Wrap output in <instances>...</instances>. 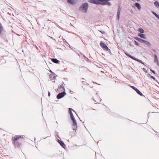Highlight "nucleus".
Wrapping results in <instances>:
<instances>
[{
    "instance_id": "f257e3e1",
    "label": "nucleus",
    "mask_w": 159,
    "mask_h": 159,
    "mask_svg": "<svg viewBox=\"0 0 159 159\" xmlns=\"http://www.w3.org/2000/svg\"><path fill=\"white\" fill-rule=\"evenodd\" d=\"M72 111L74 112L78 117V115L76 113L75 111L72 108H68V112L69 115H70V118L72 121V126L73 127V129L75 130V132H73L72 133L73 136H75V132H76V130L77 128V124L76 120L73 115V114L72 112ZM80 120L81 121L80 118L78 117Z\"/></svg>"
},
{
    "instance_id": "f03ea898",
    "label": "nucleus",
    "mask_w": 159,
    "mask_h": 159,
    "mask_svg": "<svg viewBox=\"0 0 159 159\" xmlns=\"http://www.w3.org/2000/svg\"><path fill=\"white\" fill-rule=\"evenodd\" d=\"M6 32L4 30V27L1 23L0 22V36L7 43L8 42V40L6 36Z\"/></svg>"
},
{
    "instance_id": "7ed1b4c3",
    "label": "nucleus",
    "mask_w": 159,
    "mask_h": 159,
    "mask_svg": "<svg viewBox=\"0 0 159 159\" xmlns=\"http://www.w3.org/2000/svg\"><path fill=\"white\" fill-rule=\"evenodd\" d=\"M89 7V4L87 2L82 3L79 7V10L83 13H86L87 12Z\"/></svg>"
},
{
    "instance_id": "20e7f679",
    "label": "nucleus",
    "mask_w": 159,
    "mask_h": 159,
    "mask_svg": "<svg viewBox=\"0 0 159 159\" xmlns=\"http://www.w3.org/2000/svg\"><path fill=\"white\" fill-rule=\"evenodd\" d=\"M98 5L111 6V3L109 1L111 0H98Z\"/></svg>"
},
{
    "instance_id": "39448f33",
    "label": "nucleus",
    "mask_w": 159,
    "mask_h": 159,
    "mask_svg": "<svg viewBox=\"0 0 159 159\" xmlns=\"http://www.w3.org/2000/svg\"><path fill=\"white\" fill-rule=\"evenodd\" d=\"M125 54L127 56H128L129 57H130V58L132 59H133L138 62H139V63H141V64L144 65L145 66V65L144 64V63L143 62L142 60L137 59L135 57H133L131 55H130V54L126 52H124Z\"/></svg>"
},
{
    "instance_id": "423d86ee",
    "label": "nucleus",
    "mask_w": 159,
    "mask_h": 159,
    "mask_svg": "<svg viewBox=\"0 0 159 159\" xmlns=\"http://www.w3.org/2000/svg\"><path fill=\"white\" fill-rule=\"evenodd\" d=\"M129 86L135 90L139 95L144 97L143 93L137 88L133 86L129 85Z\"/></svg>"
},
{
    "instance_id": "0eeeda50",
    "label": "nucleus",
    "mask_w": 159,
    "mask_h": 159,
    "mask_svg": "<svg viewBox=\"0 0 159 159\" xmlns=\"http://www.w3.org/2000/svg\"><path fill=\"white\" fill-rule=\"evenodd\" d=\"M100 47L104 50L107 51L109 49L107 47L105 43L103 41H101L100 43Z\"/></svg>"
},
{
    "instance_id": "6e6552de",
    "label": "nucleus",
    "mask_w": 159,
    "mask_h": 159,
    "mask_svg": "<svg viewBox=\"0 0 159 159\" xmlns=\"http://www.w3.org/2000/svg\"><path fill=\"white\" fill-rule=\"evenodd\" d=\"M66 95V93L65 91H63L61 93H59L57 96V99H60L64 97Z\"/></svg>"
},
{
    "instance_id": "1a4fd4ad",
    "label": "nucleus",
    "mask_w": 159,
    "mask_h": 159,
    "mask_svg": "<svg viewBox=\"0 0 159 159\" xmlns=\"http://www.w3.org/2000/svg\"><path fill=\"white\" fill-rule=\"evenodd\" d=\"M25 137L24 135H16L12 138V140L13 141H17V140L20 138L23 139Z\"/></svg>"
},
{
    "instance_id": "9d476101",
    "label": "nucleus",
    "mask_w": 159,
    "mask_h": 159,
    "mask_svg": "<svg viewBox=\"0 0 159 159\" xmlns=\"http://www.w3.org/2000/svg\"><path fill=\"white\" fill-rule=\"evenodd\" d=\"M121 7L120 5L118 6V11L117 13L116 19L118 20H119L120 17V14L121 10Z\"/></svg>"
},
{
    "instance_id": "9b49d317",
    "label": "nucleus",
    "mask_w": 159,
    "mask_h": 159,
    "mask_svg": "<svg viewBox=\"0 0 159 159\" xmlns=\"http://www.w3.org/2000/svg\"><path fill=\"white\" fill-rule=\"evenodd\" d=\"M57 142L64 149L66 148V145L62 140L58 139Z\"/></svg>"
},
{
    "instance_id": "f8f14e48",
    "label": "nucleus",
    "mask_w": 159,
    "mask_h": 159,
    "mask_svg": "<svg viewBox=\"0 0 159 159\" xmlns=\"http://www.w3.org/2000/svg\"><path fill=\"white\" fill-rule=\"evenodd\" d=\"M13 143L14 144L15 146L18 148H20V146L21 145V143H19L18 141H13Z\"/></svg>"
},
{
    "instance_id": "ddd939ff",
    "label": "nucleus",
    "mask_w": 159,
    "mask_h": 159,
    "mask_svg": "<svg viewBox=\"0 0 159 159\" xmlns=\"http://www.w3.org/2000/svg\"><path fill=\"white\" fill-rule=\"evenodd\" d=\"M141 43H145L146 45H147V47H148L150 48L152 46V45L148 41L143 39Z\"/></svg>"
},
{
    "instance_id": "4468645a",
    "label": "nucleus",
    "mask_w": 159,
    "mask_h": 159,
    "mask_svg": "<svg viewBox=\"0 0 159 159\" xmlns=\"http://www.w3.org/2000/svg\"><path fill=\"white\" fill-rule=\"evenodd\" d=\"M137 34L138 35L140 38L143 39H146V36L145 34L139 33H138Z\"/></svg>"
},
{
    "instance_id": "2eb2a0df",
    "label": "nucleus",
    "mask_w": 159,
    "mask_h": 159,
    "mask_svg": "<svg viewBox=\"0 0 159 159\" xmlns=\"http://www.w3.org/2000/svg\"><path fill=\"white\" fill-rule=\"evenodd\" d=\"M51 59L52 61L54 63L58 64L60 63V61L56 58H52Z\"/></svg>"
},
{
    "instance_id": "dca6fc26",
    "label": "nucleus",
    "mask_w": 159,
    "mask_h": 159,
    "mask_svg": "<svg viewBox=\"0 0 159 159\" xmlns=\"http://www.w3.org/2000/svg\"><path fill=\"white\" fill-rule=\"evenodd\" d=\"M88 1L91 3L98 5V0H88Z\"/></svg>"
},
{
    "instance_id": "f3484780",
    "label": "nucleus",
    "mask_w": 159,
    "mask_h": 159,
    "mask_svg": "<svg viewBox=\"0 0 159 159\" xmlns=\"http://www.w3.org/2000/svg\"><path fill=\"white\" fill-rule=\"evenodd\" d=\"M67 2L71 5H74L76 3L75 0H67Z\"/></svg>"
},
{
    "instance_id": "a211bd4d",
    "label": "nucleus",
    "mask_w": 159,
    "mask_h": 159,
    "mask_svg": "<svg viewBox=\"0 0 159 159\" xmlns=\"http://www.w3.org/2000/svg\"><path fill=\"white\" fill-rule=\"evenodd\" d=\"M134 5L139 10H140L141 9V7L139 3L138 2H135L134 4Z\"/></svg>"
},
{
    "instance_id": "6ab92c4d",
    "label": "nucleus",
    "mask_w": 159,
    "mask_h": 159,
    "mask_svg": "<svg viewBox=\"0 0 159 159\" xmlns=\"http://www.w3.org/2000/svg\"><path fill=\"white\" fill-rule=\"evenodd\" d=\"M134 38L135 39H136V40H137V41H138L140 43H141L142 41H143V39H141V38H139L137 37H134Z\"/></svg>"
},
{
    "instance_id": "aec40b11",
    "label": "nucleus",
    "mask_w": 159,
    "mask_h": 159,
    "mask_svg": "<svg viewBox=\"0 0 159 159\" xmlns=\"http://www.w3.org/2000/svg\"><path fill=\"white\" fill-rule=\"evenodd\" d=\"M80 54L82 55L84 57V59L88 62H90V61L82 53H81Z\"/></svg>"
},
{
    "instance_id": "412c9836",
    "label": "nucleus",
    "mask_w": 159,
    "mask_h": 159,
    "mask_svg": "<svg viewBox=\"0 0 159 159\" xmlns=\"http://www.w3.org/2000/svg\"><path fill=\"white\" fill-rule=\"evenodd\" d=\"M154 62L156 63L158 61L157 56L156 53H155L154 54Z\"/></svg>"
},
{
    "instance_id": "4be33fe9",
    "label": "nucleus",
    "mask_w": 159,
    "mask_h": 159,
    "mask_svg": "<svg viewBox=\"0 0 159 159\" xmlns=\"http://www.w3.org/2000/svg\"><path fill=\"white\" fill-rule=\"evenodd\" d=\"M138 31L140 33L143 34L144 32V30H143V29L141 27L139 28L138 29Z\"/></svg>"
},
{
    "instance_id": "5701e85b",
    "label": "nucleus",
    "mask_w": 159,
    "mask_h": 159,
    "mask_svg": "<svg viewBox=\"0 0 159 159\" xmlns=\"http://www.w3.org/2000/svg\"><path fill=\"white\" fill-rule=\"evenodd\" d=\"M154 4L155 6L157 8L159 7V2L158 1H155L154 2Z\"/></svg>"
},
{
    "instance_id": "b1692460",
    "label": "nucleus",
    "mask_w": 159,
    "mask_h": 159,
    "mask_svg": "<svg viewBox=\"0 0 159 159\" xmlns=\"http://www.w3.org/2000/svg\"><path fill=\"white\" fill-rule=\"evenodd\" d=\"M151 78L153 79L157 83H158L159 84V83L158 82V81L157 80H156V78L154 77L153 76H151Z\"/></svg>"
},
{
    "instance_id": "393cba45",
    "label": "nucleus",
    "mask_w": 159,
    "mask_h": 159,
    "mask_svg": "<svg viewBox=\"0 0 159 159\" xmlns=\"http://www.w3.org/2000/svg\"><path fill=\"white\" fill-rule=\"evenodd\" d=\"M134 42L135 45L138 46H139L140 44L137 41L134 40Z\"/></svg>"
},
{
    "instance_id": "a878e982",
    "label": "nucleus",
    "mask_w": 159,
    "mask_h": 159,
    "mask_svg": "<svg viewBox=\"0 0 159 159\" xmlns=\"http://www.w3.org/2000/svg\"><path fill=\"white\" fill-rule=\"evenodd\" d=\"M62 84L61 85V88L65 90V88H64V86H65V84H64V82H62Z\"/></svg>"
},
{
    "instance_id": "bb28decb",
    "label": "nucleus",
    "mask_w": 159,
    "mask_h": 159,
    "mask_svg": "<svg viewBox=\"0 0 159 159\" xmlns=\"http://www.w3.org/2000/svg\"><path fill=\"white\" fill-rule=\"evenodd\" d=\"M153 130L156 133V135L159 138V133L157 132L154 129H153Z\"/></svg>"
},
{
    "instance_id": "cd10ccee",
    "label": "nucleus",
    "mask_w": 159,
    "mask_h": 159,
    "mask_svg": "<svg viewBox=\"0 0 159 159\" xmlns=\"http://www.w3.org/2000/svg\"><path fill=\"white\" fill-rule=\"evenodd\" d=\"M150 70L151 71H152L154 74L155 75L156 74V72L155 70H152V69H150Z\"/></svg>"
},
{
    "instance_id": "c85d7f7f",
    "label": "nucleus",
    "mask_w": 159,
    "mask_h": 159,
    "mask_svg": "<svg viewBox=\"0 0 159 159\" xmlns=\"http://www.w3.org/2000/svg\"><path fill=\"white\" fill-rule=\"evenodd\" d=\"M98 31H99L100 33H101L102 34H104L105 33V32L104 31H101L98 30Z\"/></svg>"
},
{
    "instance_id": "c756f323",
    "label": "nucleus",
    "mask_w": 159,
    "mask_h": 159,
    "mask_svg": "<svg viewBox=\"0 0 159 159\" xmlns=\"http://www.w3.org/2000/svg\"><path fill=\"white\" fill-rule=\"evenodd\" d=\"M55 91L56 92L58 93V92H60L61 91V90L58 89H55Z\"/></svg>"
},
{
    "instance_id": "7c9ffc66",
    "label": "nucleus",
    "mask_w": 159,
    "mask_h": 159,
    "mask_svg": "<svg viewBox=\"0 0 159 159\" xmlns=\"http://www.w3.org/2000/svg\"><path fill=\"white\" fill-rule=\"evenodd\" d=\"M63 40L64 43H66L69 45V44L66 41L65 39H63Z\"/></svg>"
},
{
    "instance_id": "2f4dec72",
    "label": "nucleus",
    "mask_w": 159,
    "mask_h": 159,
    "mask_svg": "<svg viewBox=\"0 0 159 159\" xmlns=\"http://www.w3.org/2000/svg\"><path fill=\"white\" fill-rule=\"evenodd\" d=\"M151 12L155 16L156 15H157V14L155 12L152 11Z\"/></svg>"
},
{
    "instance_id": "473e14b6",
    "label": "nucleus",
    "mask_w": 159,
    "mask_h": 159,
    "mask_svg": "<svg viewBox=\"0 0 159 159\" xmlns=\"http://www.w3.org/2000/svg\"><path fill=\"white\" fill-rule=\"evenodd\" d=\"M108 51V52L111 54V55L112 54V53L111 52V51L110 50L109 48V49L107 51Z\"/></svg>"
},
{
    "instance_id": "72a5a7b5",
    "label": "nucleus",
    "mask_w": 159,
    "mask_h": 159,
    "mask_svg": "<svg viewBox=\"0 0 159 159\" xmlns=\"http://www.w3.org/2000/svg\"><path fill=\"white\" fill-rule=\"evenodd\" d=\"M53 75H50V78L51 79V80H53V79L52 78V76Z\"/></svg>"
},
{
    "instance_id": "f704fd0d",
    "label": "nucleus",
    "mask_w": 159,
    "mask_h": 159,
    "mask_svg": "<svg viewBox=\"0 0 159 159\" xmlns=\"http://www.w3.org/2000/svg\"><path fill=\"white\" fill-rule=\"evenodd\" d=\"M57 155V154H53L52 155V157H56Z\"/></svg>"
},
{
    "instance_id": "c9c22d12",
    "label": "nucleus",
    "mask_w": 159,
    "mask_h": 159,
    "mask_svg": "<svg viewBox=\"0 0 159 159\" xmlns=\"http://www.w3.org/2000/svg\"><path fill=\"white\" fill-rule=\"evenodd\" d=\"M61 88V85H59L58 87V89L60 90Z\"/></svg>"
},
{
    "instance_id": "e433bc0d",
    "label": "nucleus",
    "mask_w": 159,
    "mask_h": 159,
    "mask_svg": "<svg viewBox=\"0 0 159 159\" xmlns=\"http://www.w3.org/2000/svg\"><path fill=\"white\" fill-rule=\"evenodd\" d=\"M156 18H157L158 20H159V15L157 14L155 16Z\"/></svg>"
},
{
    "instance_id": "4c0bfd02",
    "label": "nucleus",
    "mask_w": 159,
    "mask_h": 159,
    "mask_svg": "<svg viewBox=\"0 0 159 159\" xmlns=\"http://www.w3.org/2000/svg\"><path fill=\"white\" fill-rule=\"evenodd\" d=\"M53 78L52 79H53V80L55 79L56 78V76H57V75H53Z\"/></svg>"
},
{
    "instance_id": "58836bf2",
    "label": "nucleus",
    "mask_w": 159,
    "mask_h": 159,
    "mask_svg": "<svg viewBox=\"0 0 159 159\" xmlns=\"http://www.w3.org/2000/svg\"><path fill=\"white\" fill-rule=\"evenodd\" d=\"M52 74L51 75H56V74H55L54 72H52V73H51Z\"/></svg>"
},
{
    "instance_id": "ea45409f",
    "label": "nucleus",
    "mask_w": 159,
    "mask_h": 159,
    "mask_svg": "<svg viewBox=\"0 0 159 159\" xmlns=\"http://www.w3.org/2000/svg\"><path fill=\"white\" fill-rule=\"evenodd\" d=\"M48 96L49 97L51 95L49 91H48Z\"/></svg>"
},
{
    "instance_id": "a19ab883",
    "label": "nucleus",
    "mask_w": 159,
    "mask_h": 159,
    "mask_svg": "<svg viewBox=\"0 0 159 159\" xmlns=\"http://www.w3.org/2000/svg\"><path fill=\"white\" fill-rule=\"evenodd\" d=\"M82 83L83 84H86V82L85 81H83L82 82Z\"/></svg>"
},
{
    "instance_id": "79ce46f5",
    "label": "nucleus",
    "mask_w": 159,
    "mask_h": 159,
    "mask_svg": "<svg viewBox=\"0 0 159 159\" xmlns=\"http://www.w3.org/2000/svg\"><path fill=\"white\" fill-rule=\"evenodd\" d=\"M147 75L148 77H150V78L151 76H152V75H151L149 74H148Z\"/></svg>"
},
{
    "instance_id": "37998d69",
    "label": "nucleus",
    "mask_w": 159,
    "mask_h": 159,
    "mask_svg": "<svg viewBox=\"0 0 159 159\" xmlns=\"http://www.w3.org/2000/svg\"><path fill=\"white\" fill-rule=\"evenodd\" d=\"M132 1H136L137 2H139L140 1V0H131Z\"/></svg>"
},
{
    "instance_id": "c03bdc74",
    "label": "nucleus",
    "mask_w": 159,
    "mask_h": 159,
    "mask_svg": "<svg viewBox=\"0 0 159 159\" xmlns=\"http://www.w3.org/2000/svg\"><path fill=\"white\" fill-rule=\"evenodd\" d=\"M156 63H157V65L159 66V61H157V62H156Z\"/></svg>"
},
{
    "instance_id": "a18cd8bd",
    "label": "nucleus",
    "mask_w": 159,
    "mask_h": 159,
    "mask_svg": "<svg viewBox=\"0 0 159 159\" xmlns=\"http://www.w3.org/2000/svg\"><path fill=\"white\" fill-rule=\"evenodd\" d=\"M143 71H145L146 70V69L145 68H143Z\"/></svg>"
},
{
    "instance_id": "49530a36",
    "label": "nucleus",
    "mask_w": 159,
    "mask_h": 159,
    "mask_svg": "<svg viewBox=\"0 0 159 159\" xmlns=\"http://www.w3.org/2000/svg\"><path fill=\"white\" fill-rule=\"evenodd\" d=\"M66 69H64V70H62L61 71L62 72H63L64 71H66Z\"/></svg>"
},
{
    "instance_id": "de8ad7c7",
    "label": "nucleus",
    "mask_w": 159,
    "mask_h": 159,
    "mask_svg": "<svg viewBox=\"0 0 159 159\" xmlns=\"http://www.w3.org/2000/svg\"><path fill=\"white\" fill-rule=\"evenodd\" d=\"M71 64L73 65H75V66H76V65H75L74 63H71Z\"/></svg>"
},
{
    "instance_id": "09e8293b",
    "label": "nucleus",
    "mask_w": 159,
    "mask_h": 159,
    "mask_svg": "<svg viewBox=\"0 0 159 159\" xmlns=\"http://www.w3.org/2000/svg\"><path fill=\"white\" fill-rule=\"evenodd\" d=\"M152 51L154 52H156V50L154 49H152Z\"/></svg>"
},
{
    "instance_id": "8fccbe9b",
    "label": "nucleus",
    "mask_w": 159,
    "mask_h": 159,
    "mask_svg": "<svg viewBox=\"0 0 159 159\" xmlns=\"http://www.w3.org/2000/svg\"><path fill=\"white\" fill-rule=\"evenodd\" d=\"M49 72H50V73H52V71L51 70H49Z\"/></svg>"
},
{
    "instance_id": "3c124183",
    "label": "nucleus",
    "mask_w": 159,
    "mask_h": 159,
    "mask_svg": "<svg viewBox=\"0 0 159 159\" xmlns=\"http://www.w3.org/2000/svg\"><path fill=\"white\" fill-rule=\"evenodd\" d=\"M66 79L67 80V78H63V79Z\"/></svg>"
},
{
    "instance_id": "603ef678",
    "label": "nucleus",
    "mask_w": 159,
    "mask_h": 159,
    "mask_svg": "<svg viewBox=\"0 0 159 159\" xmlns=\"http://www.w3.org/2000/svg\"><path fill=\"white\" fill-rule=\"evenodd\" d=\"M94 83H95V84H98V85H100V84H98L97 83H96V82H95Z\"/></svg>"
},
{
    "instance_id": "864d4df0",
    "label": "nucleus",
    "mask_w": 159,
    "mask_h": 159,
    "mask_svg": "<svg viewBox=\"0 0 159 159\" xmlns=\"http://www.w3.org/2000/svg\"><path fill=\"white\" fill-rule=\"evenodd\" d=\"M70 93H71V92L73 93V92L72 91H71V90H70Z\"/></svg>"
},
{
    "instance_id": "5fc2aeb1",
    "label": "nucleus",
    "mask_w": 159,
    "mask_h": 159,
    "mask_svg": "<svg viewBox=\"0 0 159 159\" xmlns=\"http://www.w3.org/2000/svg\"><path fill=\"white\" fill-rule=\"evenodd\" d=\"M144 72H145V73H147V71L146 70L145 71H144Z\"/></svg>"
},
{
    "instance_id": "6e6d98bb",
    "label": "nucleus",
    "mask_w": 159,
    "mask_h": 159,
    "mask_svg": "<svg viewBox=\"0 0 159 159\" xmlns=\"http://www.w3.org/2000/svg\"><path fill=\"white\" fill-rule=\"evenodd\" d=\"M150 113V112H148V115L149 114V113Z\"/></svg>"
},
{
    "instance_id": "4d7b16f0",
    "label": "nucleus",
    "mask_w": 159,
    "mask_h": 159,
    "mask_svg": "<svg viewBox=\"0 0 159 159\" xmlns=\"http://www.w3.org/2000/svg\"><path fill=\"white\" fill-rule=\"evenodd\" d=\"M53 39L55 41H56V39Z\"/></svg>"
},
{
    "instance_id": "13d9d810",
    "label": "nucleus",
    "mask_w": 159,
    "mask_h": 159,
    "mask_svg": "<svg viewBox=\"0 0 159 159\" xmlns=\"http://www.w3.org/2000/svg\"><path fill=\"white\" fill-rule=\"evenodd\" d=\"M84 126L86 128V127H85V125H84Z\"/></svg>"
},
{
    "instance_id": "bf43d9fd",
    "label": "nucleus",
    "mask_w": 159,
    "mask_h": 159,
    "mask_svg": "<svg viewBox=\"0 0 159 159\" xmlns=\"http://www.w3.org/2000/svg\"><path fill=\"white\" fill-rule=\"evenodd\" d=\"M51 38L52 39H53L52 37H51Z\"/></svg>"
},
{
    "instance_id": "052dcab7",
    "label": "nucleus",
    "mask_w": 159,
    "mask_h": 159,
    "mask_svg": "<svg viewBox=\"0 0 159 159\" xmlns=\"http://www.w3.org/2000/svg\"><path fill=\"white\" fill-rule=\"evenodd\" d=\"M45 137L44 139H45L47 137Z\"/></svg>"
},
{
    "instance_id": "680f3d73",
    "label": "nucleus",
    "mask_w": 159,
    "mask_h": 159,
    "mask_svg": "<svg viewBox=\"0 0 159 159\" xmlns=\"http://www.w3.org/2000/svg\"><path fill=\"white\" fill-rule=\"evenodd\" d=\"M56 123H57V121H56Z\"/></svg>"
},
{
    "instance_id": "e2e57ef3",
    "label": "nucleus",
    "mask_w": 159,
    "mask_h": 159,
    "mask_svg": "<svg viewBox=\"0 0 159 159\" xmlns=\"http://www.w3.org/2000/svg\"><path fill=\"white\" fill-rule=\"evenodd\" d=\"M53 82H55V81H53Z\"/></svg>"
},
{
    "instance_id": "0e129e2a",
    "label": "nucleus",
    "mask_w": 159,
    "mask_h": 159,
    "mask_svg": "<svg viewBox=\"0 0 159 159\" xmlns=\"http://www.w3.org/2000/svg\"><path fill=\"white\" fill-rule=\"evenodd\" d=\"M22 52H23V50H22Z\"/></svg>"
},
{
    "instance_id": "69168bd1",
    "label": "nucleus",
    "mask_w": 159,
    "mask_h": 159,
    "mask_svg": "<svg viewBox=\"0 0 159 159\" xmlns=\"http://www.w3.org/2000/svg\"><path fill=\"white\" fill-rule=\"evenodd\" d=\"M82 79H84V78H82Z\"/></svg>"
}]
</instances>
